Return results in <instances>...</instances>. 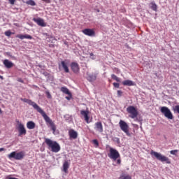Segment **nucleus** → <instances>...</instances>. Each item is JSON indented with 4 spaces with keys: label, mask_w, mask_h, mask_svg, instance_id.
I'll return each mask as SVG.
<instances>
[{
    "label": "nucleus",
    "mask_w": 179,
    "mask_h": 179,
    "mask_svg": "<svg viewBox=\"0 0 179 179\" xmlns=\"http://www.w3.org/2000/svg\"><path fill=\"white\" fill-rule=\"evenodd\" d=\"M123 86H135V83L130 80H126L122 82Z\"/></svg>",
    "instance_id": "18"
},
{
    "label": "nucleus",
    "mask_w": 179,
    "mask_h": 179,
    "mask_svg": "<svg viewBox=\"0 0 179 179\" xmlns=\"http://www.w3.org/2000/svg\"><path fill=\"white\" fill-rule=\"evenodd\" d=\"M24 38H27L28 40H31V39H33V36H31V35H29V34H25Z\"/></svg>",
    "instance_id": "31"
},
{
    "label": "nucleus",
    "mask_w": 179,
    "mask_h": 179,
    "mask_svg": "<svg viewBox=\"0 0 179 179\" xmlns=\"http://www.w3.org/2000/svg\"><path fill=\"white\" fill-rule=\"evenodd\" d=\"M45 143H46L49 150L53 153H58L61 150V145L57 141H54L50 138H45Z\"/></svg>",
    "instance_id": "2"
},
{
    "label": "nucleus",
    "mask_w": 179,
    "mask_h": 179,
    "mask_svg": "<svg viewBox=\"0 0 179 179\" xmlns=\"http://www.w3.org/2000/svg\"><path fill=\"white\" fill-rule=\"evenodd\" d=\"M111 78L112 79H113L114 80H116V82H120L121 80L120 79V78H118L117 76H115V74H112L111 75Z\"/></svg>",
    "instance_id": "26"
},
{
    "label": "nucleus",
    "mask_w": 179,
    "mask_h": 179,
    "mask_svg": "<svg viewBox=\"0 0 179 179\" xmlns=\"http://www.w3.org/2000/svg\"><path fill=\"white\" fill-rule=\"evenodd\" d=\"M80 114L81 115H83L87 124H90V121L89 120V110H80Z\"/></svg>",
    "instance_id": "13"
},
{
    "label": "nucleus",
    "mask_w": 179,
    "mask_h": 179,
    "mask_svg": "<svg viewBox=\"0 0 179 179\" xmlns=\"http://www.w3.org/2000/svg\"><path fill=\"white\" fill-rule=\"evenodd\" d=\"M66 100H71L72 99V94L71 93V95H69V96H66Z\"/></svg>",
    "instance_id": "35"
},
{
    "label": "nucleus",
    "mask_w": 179,
    "mask_h": 179,
    "mask_svg": "<svg viewBox=\"0 0 179 179\" xmlns=\"http://www.w3.org/2000/svg\"><path fill=\"white\" fill-rule=\"evenodd\" d=\"M150 8L155 12H157V5H156V3L155 1H152L150 3Z\"/></svg>",
    "instance_id": "23"
},
{
    "label": "nucleus",
    "mask_w": 179,
    "mask_h": 179,
    "mask_svg": "<svg viewBox=\"0 0 179 179\" xmlns=\"http://www.w3.org/2000/svg\"><path fill=\"white\" fill-rule=\"evenodd\" d=\"M17 82H20V83H23V80L22 78H18Z\"/></svg>",
    "instance_id": "38"
},
{
    "label": "nucleus",
    "mask_w": 179,
    "mask_h": 179,
    "mask_svg": "<svg viewBox=\"0 0 179 179\" xmlns=\"http://www.w3.org/2000/svg\"><path fill=\"white\" fill-rule=\"evenodd\" d=\"M3 65L8 69H10V68H12L13 66V64L12 63V62L8 61V59H5L3 61Z\"/></svg>",
    "instance_id": "17"
},
{
    "label": "nucleus",
    "mask_w": 179,
    "mask_h": 179,
    "mask_svg": "<svg viewBox=\"0 0 179 179\" xmlns=\"http://www.w3.org/2000/svg\"><path fill=\"white\" fill-rule=\"evenodd\" d=\"M61 68H63L64 72L66 73H69V68H68V62L66 61H62L61 64H59V69H61Z\"/></svg>",
    "instance_id": "11"
},
{
    "label": "nucleus",
    "mask_w": 179,
    "mask_h": 179,
    "mask_svg": "<svg viewBox=\"0 0 179 179\" xmlns=\"http://www.w3.org/2000/svg\"><path fill=\"white\" fill-rule=\"evenodd\" d=\"M5 36H6L7 37H10V36H12V32L10 31H6L4 33Z\"/></svg>",
    "instance_id": "28"
},
{
    "label": "nucleus",
    "mask_w": 179,
    "mask_h": 179,
    "mask_svg": "<svg viewBox=\"0 0 179 179\" xmlns=\"http://www.w3.org/2000/svg\"><path fill=\"white\" fill-rule=\"evenodd\" d=\"M127 111L130 114V118L134 119L138 117V110L136 109L135 106H129L127 108Z\"/></svg>",
    "instance_id": "8"
},
{
    "label": "nucleus",
    "mask_w": 179,
    "mask_h": 179,
    "mask_svg": "<svg viewBox=\"0 0 179 179\" xmlns=\"http://www.w3.org/2000/svg\"><path fill=\"white\" fill-rule=\"evenodd\" d=\"M114 87H116V89H120V83H113Z\"/></svg>",
    "instance_id": "33"
},
{
    "label": "nucleus",
    "mask_w": 179,
    "mask_h": 179,
    "mask_svg": "<svg viewBox=\"0 0 179 179\" xmlns=\"http://www.w3.org/2000/svg\"><path fill=\"white\" fill-rule=\"evenodd\" d=\"M178 152V150H173L170 151L171 155H176Z\"/></svg>",
    "instance_id": "32"
},
{
    "label": "nucleus",
    "mask_w": 179,
    "mask_h": 179,
    "mask_svg": "<svg viewBox=\"0 0 179 179\" xmlns=\"http://www.w3.org/2000/svg\"><path fill=\"white\" fill-rule=\"evenodd\" d=\"M92 143L94 145L95 148H99V141L97 139L92 140Z\"/></svg>",
    "instance_id": "27"
},
{
    "label": "nucleus",
    "mask_w": 179,
    "mask_h": 179,
    "mask_svg": "<svg viewBox=\"0 0 179 179\" xmlns=\"http://www.w3.org/2000/svg\"><path fill=\"white\" fill-rule=\"evenodd\" d=\"M42 1H45V0H42Z\"/></svg>",
    "instance_id": "42"
},
{
    "label": "nucleus",
    "mask_w": 179,
    "mask_h": 179,
    "mask_svg": "<svg viewBox=\"0 0 179 179\" xmlns=\"http://www.w3.org/2000/svg\"><path fill=\"white\" fill-rule=\"evenodd\" d=\"M16 38H20V40H24V35H23V34H18V35L16 36Z\"/></svg>",
    "instance_id": "29"
},
{
    "label": "nucleus",
    "mask_w": 179,
    "mask_h": 179,
    "mask_svg": "<svg viewBox=\"0 0 179 179\" xmlns=\"http://www.w3.org/2000/svg\"><path fill=\"white\" fill-rule=\"evenodd\" d=\"M0 79H3V77L2 76H0Z\"/></svg>",
    "instance_id": "40"
},
{
    "label": "nucleus",
    "mask_w": 179,
    "mask_h": 179,
    "mask_svg": "<svg viewBox=\"0 0 179 179\" xmlns=\"http://www.w3.org/2000/svg\"><path fill=\"white\" fill-rule=\"evenodd\" d=\"M82 31L83 34H85V36H88L89 37H94V36L96 35L94 30L92 29H85Z\"/></svg>",
    "instance_id": "9"
},
{
    "label": "nucleus",
    "mask_w": 179,
    "mask_h": 179,
    "mask_svg": "<svg viewBox=\"0 0 179 179\" xmlns=\"http://www.w3.org/2000/svg\"><path fill=\"white\" fill-rule=\"evenodd\" d=\"M10 159H15V160H22L24 157V152L21 151L20 152H13L8 156Z\"/></svg>",
    "instance_id": "6"
},
{
    "label": "nucleus",
    "mask_w": 179,
    "mask_h": 179,
    "mask_svg": "<svg viewBox=\"0 0 179 179\" xmlns=\"http://www.w3.org/2000/svg\"><path fill=\"white\" fill-rule=\"evenodd\" d=\"M21 101H24V103H27V104H29V106H32L34 110H36V111H38V113H39L42 115L45 122L50 126V128L53 131V134H55V130L57 129V127L55 126V124H54V122H52V120H51V118H50V117L47 115L45 112H44V110H43V109H41V108L38 106V105H37L36 102L30 99H27L26 98L24 99L21 98Z\"/></svg>",
    "instance_id": "1"
},
{
    "label": "nucleus",
    "mask_w": 179,
    "mask_h": 179,
    "mask_svg": "<svg viewBox=\"0 0 179 179\" xmlns=\"http://www.w3.org/2000/svg\"><path fill=\"white\" fill-rule=\"evenodd\" d=\"M120 179H132V177L127 173H122L120 176Z\"/></svg>",
    "instance_id": "24"
},
{
    "label": "nucleus",
    "mask_w": 179,
    "mask_h": 179,
    "mask_svg": "<svg viewBox=\"0 0 179 179\" xmlns=\"http://www.w3.org/2000/svg\"><path fill=\"white\" fill-rule=\"evenodd\" d=\"M19 131V136H22V135H26V129L24 128V125L22 123H18L17 127Z\"/></svg>",
    "instance_id": "12"
},
{
    "label": "nucleus",
    "mask_w": 179,
    "mask_h": 179,
    "mask_svg": "<svg viewBox=\"0 0 179 179\" xmlns=\"http://www.w3.org/2000/svg\"><path fill=\"white\" fill-rule=\"evenodd\" d=\"M27 128L28 129H34L36 128V123L33 121H29L27 123Z\"/></svg>",
    "instance_id": "19"
},
{
    "label": "nucleus",
    "mask_w": 179,
    "mask_h": 179,
    "mask_svg": "<svg viewBox=\"0 0 179 179\" xmlns=\"http://www.w3.org/2000/svg\"><path fill=\"white\" fill-rule=\"evenodd\" d=\"M33 20L34 22H35L36 24H38V26H41V27H45L47 26V24H45L43 18H33Z\"/></svg>",
    "instance_id": "10"
},
{
    "label": "nucleus",
    "mask_w": 179,
    "mask_h": 179,
    "mask_svg": "<svg viewBox=\"0 0 179 179\" xmlns=\"http://www.w3.org/2000/svg\"><path fill=\"white\" fill-rule=\"evenodd\" d=\"M113 142H116V143H118V144H120V138H117V137H114L113 138Z\"/></svg>",
    "instance_id": "30"
},
{
    "label": "nucleus",
    "mask_w": 179,
    "mask_h": 179,
    "mask_svg": "<svg viewBox=\"0 0 179 179\" xmlns=\"http://www.w3.org/2000/svg\"><path fill=\"white\" fill-rule=\"evenodd\" d=\"M48 98V99H51V94H50V92H46Z\"/></svg>",
    "instance_id": "37"
},
{
    "label": "nucleus",
    "mask_w": 179,
    "mask_h": 179,
    "mask_svg": "<svg viewBox=\"0 0 179 179\" xmlns=\"http://www.w3.org/2000/svg\"><path fill=\"white\" fill-rule=\"evenodd\" d=\"M68 169H69V162H68V161H65L63 164V171L67 173Z\"/></svg>",
    "instance_id": "20"
},
{
    "label": "nucleus",
    "mask_w": 179,
    "mask_h": 179,
    "mask_svg": "<svg viewBox=\"0 0 179 179\" xmlns=\"http://www.w3.org/2000/svg\"><path fill=\"white\" fill-rule=\"evenodd\" d=\"M150 155L152 156H155V157H156L157 160H159V162H162V163H164V162H166L167 164H170L171 163L169 157L162 155L161 153L152 150L150 152Z\"/></svg>",
    "instance_id": "4"
},
{
    "label": "nucleus",
    "mask_w": 179,
    "mask_h": 179,
    "mask_svg": "<svg viewBox=\"0 0 179 179\" xmlns=\"http://www.w3.org/2000/svg\"><path fill=\"white\" fill-rule=\"evenodd\" d=\"M71 68L74 73H78V72H79V64H78V63L72 62L71 64Z\"/></svg>",
    "instance_id": "15"
},
{
    "label": "nucleus",
    "mask_w": 179,
    "mask_h": 179,
    "mask_svg": "<svg viewBox=\"0 0 179 179\" xmlns=\"http://www.w3.org/2000/svg\"><path fill=\"white\" fill-rule=\"evenodd\" d=\"M3 150H5V148H0V152H3Z\"/></svg>",
    "instance_id": "39"
},
{
    "label": "nucleus",
    "mask_w": 179,
    "mask_h": 179,
    "mask_svg": "<svg viewBox=\"0 0 179 179\" xmlns=\"http://www.w3.org/2000/svg\"><path fill=\"white\" fill-rule=\"evenodd\" d=\"M15 0H9V3H10V5H15Z\"/></svg>",
    "instance_id": "36"
},
{
    "label": "nucleus",
    "mask_w": 179,
    "mask_h": 179,
    "mask_svg": "<svg viewBox=\"0 0 179 179\" xmlns=\"http://www.w3.org/2000/svg\"><path fill=\"white\" fill-rule=\"evenodd\" d=\"M97 78V74L94 73V74H91L87 77V80L90 82H93L94 80H96V78Z\"/></svg>",
    "instance_id": "22"
},
{
    "label": "nucleus",
    "mask_w": 179,
    "mask_h": 179,
    "mask_svg": "<svg viewBox=\"0 0 179 179\" xmlns=\"http://www.w3.org/2000/svg\"><path fill=\"white\" fill-rule=\"evenodd\" d=\"M69 135L71 139H76L78 138V132L73 129L69 130Z\"/></svg>",
    "instance_id": "16"
},
{
    "label": "nucleus",
    "mask_w": 179,
    "mask_h": 179,
    "mask_svg": "<svg viewBox=\"0 0 179 179\" xmlns=\"http://www.w3.org/2000/svg\"><path fill=\"white\" fill-rule=\"evenodd\" d=\"M119 126L120 129L126 134L127 136H132V134L129 132V125L125 121L121 120L119 122Z\"/></svg>",
    "instance_id": "5"
},
{
    "label": "nucleus",
    "mask_w": 179,
    "mask_h": 179,
    "mask_svg": "<svg viewBox=\"0 0 179 179\" xmlns=\"http://www.w3.org/2000/svg\"><path fill=\"white\" fill-rule=\"evenodd\" d=\"M27 5H30L31 6H36V1L34 0H28L26 2Z\"/></svg>",
    "instance_id": "25"
},
{
    "label": "nucleus",
    "mask_w": 179,
    "mask_h": 179,
    "mask_svg": "<svg viewBox=\"0 0 179 179\" xmlns=\"http://www.w3.org/2000/svg\"><path fill=\"white\" fill-rule=\"evenodd\" d=\"M94 129L97 132H100V133L103 132V124L101 123V122H97L95 123Z\"/></svg>",
    "instance_id": "14"
},
{
    "label": "nucleus",
    "mask_w": 179,
    "mask_h": 179,
    "mask_svg": "<svg viewBox=\"0 0 179 179\" xmlns=\"http://www.w3.org/2000/svg\"><path fill=\"white\" fill-rule=\"evenodd\" d=\"M117 96L118 97H121V96H122V91L117 90Z\"/></svg>",
    "instance_id": "34"
},
{
    "label": "nucleus",
    "mask_w": 179,
    "mask_h": 179,
    "mask_svg": "<svg viewBox=\"0 0 179 179\" xmlns=\"http://www.w3.org/2000/svg\"><path fill=\"white\" fill-rule=\"evenodd\" d=\"M0 114H2V110L0 108Z\"/></svg>",
    "instance_id": "41"
},
{
    "label": "nucleus",
    "mask_w": 179,
    "mask_h": 179,
    "mask_svg": "<svg viewBox=\"0 0 179 179\" xmlns=\"http://www.w3.org/2000/svg\"><path fill=\"white\" fill-rule=\"evenodd\" d=\"M60 90L62 92V93H64V94H68V96H71V92L69 91V89H68L66 87H62L60 88Z\"/></svg>",
    "instance_id": "21"
},
{
    "label": "nucleus",
    "mask_w": 179,
    "mask_h": 179,
    "mask_svg": "<svg viewBox=\"0 0 179 179\" xmlns=\"http://www.w3.org/2000/svg\"><path fill=\"white\" fill-rule=\"evenodd\" d=\"M108 157L109 159L113 160V162L117 161V164H121V156L118 150L115 148L109 147V153L108 154Z\"/></svg>",
    "instance_id": "3"
},
{
    "label": "nucleus",
    "mask_w": 179,
    "mask_h": 179,
    "mask_svg": "<svg viewBox=\"0 0 179 179\" xmlns=\"http://www.w3.org/2000/svg\"><path fill=\"white\" fill-rule=\"evenodd\" d=\"M160 111L164 115V117H166V118H168V120H173V113H171V110H170L166 106L161 107Z\"/></svg>",
    "instance_id": "7"
}]
</instances>
